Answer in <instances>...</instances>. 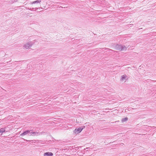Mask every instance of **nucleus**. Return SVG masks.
Wrapping results in <instances>:
<instances>
[{
	"mask_svg": "<svg viewBox=\"0 0 156 156\" xmlns=\"http://www.w3.org/2000/svg\"><path fill=\"white\" fill-rule=\"evenodd\" d=\"M32 133V136H37L38 135V133L37 132H35L33 131L32 130H31V132H30Z\"/></svg>",
	"mask_w": 156,
	"mask_h": 156,
	"instance_id": "nucleus-7",
	"label": "nucleus"
},
{
	"mask_svg": "<svg viewBox=\"0 0 156 156\" xmlns=\"http://www.w3.org/2000/svg\"><path fill=\"white\" fill-rule=\"evenodd\" d=\"M82 130L83 128H81L80 127L76 128L73 131V132L76 134H78L80 133Z\"/></svg>",
	"mask_w": 156,
	"mask_h": 156,
	"instance_id": "nucleus-3",
	"label": "nucleus"
},
{
	"mask_svg": "<svg viewBox=\"0 0 156 156\" xmlns=\"http://www.w3.org/2000/svg\"><path fill=\"white\" fill-rule=\"evenodd\" d=\"M34 42L33 41H29L24 46V47L26 49H28L30 47H31L32 45H33Z\"/></svg>",
	"mask_w": 156,
	"mask_h": 156,
	"instance_id": "nucleus-2",
	"label": "nucleus"
},
{
	"mask_svg": "<svg viewBox=\"0 0 156 156\" xmlns=\"http://www.w3.org/2000/svg\"><path fill=\"white\" fill-rule=\"evenodd\" d=\"M129 46L127 47L124 45L117 44L115 45V47L116 50L122 51L124 50H126Z\"/></svg>",
	"mask_w": 156,
	"mask_h": 156,
	"instance_id": "nucleus-1",
	"label": "nucleus"
},
{
	"mask_svg": "<svg viewBox=\"0 0 156 156\" xmlns=\"http://www.w3.org/2000/svg\"><path fill=\"white\" fill-rule=\"evenodd\" d=\"M53 154L51 152H46L44 153V156H52Z\"/></svg>",
	"mask_w": 156,
	"mask_h": 156,
	"instance_id": "nucleus-4",
	"label": "nucleus"
},
{
	"mask_svg": "<svg viewBox=\"0 0 156 156\" xmlns=\"http://www.w3.org/2000/svg\"><path fill=\"white\" fill-rule=\"evenodd\" d=\"M24 139V141H29V140H28V141L27 140H25V139Z\"/></svg>",
	"mask_w": 156,
	"mask_h": 156,
	"instance_id": "nucleus-15",
	"label": "nucleus"
},
{
	"mask_svg": "<svg viewBox=\"0 0 156 156\" xmlns=\"http://www.w3.org/2000/svg\"><path fill=\"white\" fill-rule=\"evenodd\" d=\"M41 0H37L36 1H35L33 2H30V4H34L36 3H40L41 2Z\"/></svg>",
	"mask_w": 156,
	"mask_h": 156,
	"instance_id": "nucleus-8",
	"label": "nucleus"
},
{
	"mask_svg": "<svg viewBox=\"0 0 156 156\" xmlns=\"http://www.w3.org/2000/svg\"><path fill=\"white\" fill-rule=\"evenodd\" d=\"M26 9H29V10H32L33 9H34V8H27V7H25ZM34 9H35L36 10H37L38 9V8H34Z\"/></svg>",
	"mask_w": 156,
	"mask_h": 156,
	"instance_id": "nucleus-11",
	"label": "nucleus"
},
{
	"mask_svg": "<svg viewBox=\"0 0 156 156\" xmlns=\"http://www.w3.org/2000/svg\"><path fill=\"white\" fill-rule=\"evenodd\" d=\"M85 126H82V127H80V128H83V129L85 128Z\"/></svg>",
	"mask_w": 156,
	"mask_h": 156,
	"instance_id": "nucleus-14",
	"label": "nucleus"
},
{
	"mask_svg": "<svg viewBox=\"0 0 156 156\" xmlns=\"http://www.w3.org/2000/svg\"><path fill=\"white\" fill-rule=\"evenodd\" d=\"M127 77V76L126 74L122 75L120 78V81H123L125 80L126 78Z\"/></svg>",
	"mask_w": 156,
	"mask_h": 156,
	"instance_id": "nucleus-6",
	"label": "nucleus"
},
{
	"mask_svg": "<svg viewBox=\"0 0 156 156\" xmlns=\"http://www.w3.org/2000/svg\"><path fill=\"white\" fill-rule=\"evenodd\" d=\"M29 131H30V132H29V133H28V136H32V133H30V132H31V130H29Z\"/></svg>",
	"mask_w": 156,
	"mask_h": 156,
	"instance_id": "nucleus-13",
	"label": "nucleus"
},
{
	"mask_svg": "<svg viewBox=\"0 0 156 156\" xmlns=\"http://www.w3.org/2000/svg\"><path fill=\"white\" fill-rule=\"evenodd\" d=\"M128 120V118L127 117H126L124 118H123L121 121L122 122H125Z\"/></svg>",
	"mask_w": 156,
	"mask_h": 156,
	"instance_id": "nucleus-10",
	"label": "nucleus"
},
{
	"mask_svg": "<svg viewBox=\"0 0 156 156\" xmlns=\"http://www.w3.org/2000/svg\"><path fill=\"white\" fill-rule=\"evenodd\" d=\"M29 132H30V131H29V130H26L21 134L20 135V136H23L26 135L28 134V133H29Z\"/></svg>",
	"mask_w": 156,
	"mask_h": 156,
	"instance_id": "nucleus-5",
	"label": "nucleus"
},
{
	"mask_svg": "<svg viewBox=\"0 0 156 156\" xmlns=\"http://www.w3.org/2000/svg\"><path fill=\"white\" fill-rule=\"evenodd\" d=\"M103 49H105V50H109V51H114V52L115 51H114L112 50V49H110L108 48H103Z\"/></svg>",
	"mask_w": 156,
	"mask_h": 156,
	"instance_id": "nucleus-12",
	"label": "nucleus"
},
{
	"mask_svg": "<svg viewBox=\"0 0 156 156\" xmlns=\"http://www.w3.org/2000/svg\"><path fill=\"white\" fill-rule=\"evenodd\" d=\"M5 128H1L0 129V133L2 134L4 132H5Z\"/></svg>",
	"mask_w": 156,
	"mask_h": 156,
	"instance_id": "nucleus-9",
	"label": "nucleus"
}]
</instances>
